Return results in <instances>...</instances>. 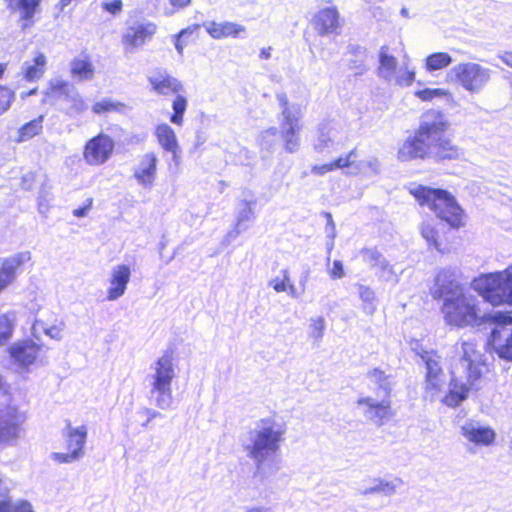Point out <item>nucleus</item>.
Segmentation results:
<instances>
[{
  "label": "nucleus",
  "instance_id": "nucleus-19",
  "mask_svg": "<svg viewBox=\"0 0 512 512\" xmlns=\"http://www.w3.org/2000/svg\"><path fill=\"white\" fill-rule=\"evenodd\" d=\"M31 260V252L22 251L3 259L0 268V293L11 285L17 277V269Z\"/></svg>",
  "mask_w": 512,
  "mask_h": 512
},
{
  "label": "nucleus",
  "instance_id": "nucleus-34",
  "mask_svg": "<svg viewBox=\"0 0 512 512\" xmlns=\"http://www.w3.org/2000/svg\"><path fill=\"white\" fill-rule=\"evenodd\" d=\"M242 207L239 209L237 219H236V227L233 231L228 233V237L235 239L240 235V233L245 230L247 227L244 225L246 221H252L254 219V211L252 207V203L248 201L242 202Z\"/></svg>",
  "mask_w": 512,
  "mask_h": 512
},
{
  "label": "nucleus",
  "instance_id": "nucleus-9",
  "mask_svg": "<svg viewBox=\"0 0 512 512\" xmlns=\"http://www.w3.org/2000/svg\"><path fill=\"white\" fill-rule=\"evenodd\" d=\"M490 320L496 326L492 329L489 343L502 359L512 361V311H496L490 315Z\"/></svg>",
  "mask_w": 512,
  "mask_h": 512
},
{
  "label": "nucleus",
  "instance_id": "nucleus-58",
  "mask_svg": "<svg viewBox=\"0 0 512 512\" xmlns=\"http://www.w3.org/2000/svg\"><path fill=\"white\" fill-rule=\"evenodd\" d=\"M348 48L350 53L360 58L361 65L359 67H362L366 59V49L359 45H350Z\"/></svg>",
  "mask_w": 512,
  "mask_h": 512
},
{
  "label": "nucleus",
  "instance_id": "nucleus-52",
  "mask_svg": "<svg viewBox=\"0 0 512 512\" xmlns=\"http://www.w3.org/2000/svg\"><path fill=\"white\" fill-rule=\"evenodd\" d=\"M117 104L112 102L111 100L104 99L100 102H97L93 105V112L96 114H100L103 112H108L116 109Z\"/></svg>",
  "mask_w": 512,
  "mask_h": 512
},
{
  "label": "nucleus",
  "instance_id": "nucleus-4",
  "mask_svg": "<svg viewBox=\"0 0 512 512\" xmlns=\"http://www.w3.org/2000/svg\"><path fill=\"white\" fill-rule=\"evenodd\" d=\"M441 312L445 323L457 328L475 327L491 322L492 314L482 313L478 298L466 292L443 302Z\"/></svg>",
  "mask_w": 512,
  "mask_h": 512
},
{
  "label": "nucleus",
  "instance_id": "nucleus-10",
  "mask_svg": "<svg viewBox=\"0 0 512 512\" xmlns=\"http://www.w3.org/2000/svg\"><path fill=\"white\" fill-rule=\"evenodd\" d=\"M25 415L16 407L0 409V444L10 445L20 437Z\"/></svg>",
  "mask_w": 512,
  "mask_h": 512
},
{
  "label": "nucleus",
  "instance_id": "nucleus-38",
  "mask_svg": "<svg viewBox=\"0 0 512 512\" xmlns=\"http://www.w3.org/2000/svg\"><path fill=\"white\" fill-rule=\"evenodd\" d=\"M356 286L358 289L359 297L363 302L364 312L369 315L373 314L376 309V297L374 291L370 287L362 284H357Z\"/></svg>",
  "mask_w": 512,
  "mask_h": 512
},
{
  "label": "nucleus",
  "instance_id": "nucleus-30",
  "mask_svg": "<svg viewBox=\"0 0 512 512\" xmlns=\"http://www.w3.org/2000/svg\"><path fill=\"white\" fill-rule=\"evenodd\" d=\"M71 76L77 81H89L94 77V66L87 58H75L70 63Z\"/></svg>",
  "mask_w": 512,
  "mask_h": 512
},
{
  "label": "nucleus",
  "instance_id": "nucleus-51",
  "mask_svg": "<svg viewBox=\"0 0 512 512\" xmlns=\"http://www.w3.org/2000/svg\"><path fill=\"white\" fill-rule=\"evenodd\" d=\"M137 413L141 416L145 415L147 417L146 420L141 424L143 428H147L153 419L162 416L159 411L146 407L141 408Z\"/></svg>",
  "mask_w": 512,
  "mask_h": 512
},
{
  "label": "nucleus",
  "instance_id": "nucleus-64",
  "mask_svg": "<svg viewBox=\"0 0 512 512\" xmlns=\"http://www.w3.org/2000/svg\"><path fill=\"white\" fill-rule=\"evenodd\" d=\"M308 280H309V269L305 270L300 277L299 285L301 287V293H303L305 291L306 284H307Z\"/></svg>",
  "mask_w": 512,
  "mask_h": 512
},
{
  "label": "nucleus",
  "instance_id": "nucleus-50",
  "mask_svg": "<svg viewBox=\"0 0 512 512\" xmlns=\"http://www.w3.org/2000/svg\"><path fill=\"white\" fill-rule=\"evenodd\" d=\"M52 458L59 463H73L81 459L77 452L71 451L69 453L55 452L52 454Z\"/></svg>",
  "mask_w": 512,
  "mask_h": 512
},
{
  "label": "nucleus",
  "instance_id": "nucleus-3",
  "mask_svg": "<svg viewBox=\"0 0 512 512\" xmlns=\"http://www.w3.org/2000/svg\"><path fill=\"white\" fill-rule=\"evenodd\" d=\"M462 356L456 371L451 372L452 379L449 384V393L445 396L444 402L448 406H458L464 401L470 388L475 386V382L481 376V353L476 350L473 342H462Z\"/></svg>",
  "mask_w": 512,
  "mask_h": 512
},
{
  "label": "nucleus",
  "instance_id": "nucleus-42",
  "mask_svg": "<svg viewBox=\"0 0 512 512\" xmlns=\"http://www.w3.org/2000/svg\"><path fill=\"white\" fill-rule=\"evenodd\" d=\"M174 113L170 117V121L176 125H181L183 121V115L187 107V100L184 96L178 95L173 101Z\"/></svg>",
  "mask_w": 512,
  "mask_h": 512
},
{
  "label": "nucleus",
  "instance_id": "nucleus-35",
  "mask_svg": "<svg viewBox=\"0 0 512 512\" xmlns=\"http://www.w3.org/2000/svg\"><path fill=\"white\" fill-rule=\"evenodd\" d=\"M453 62L452 57L446 52H435L425 59V68L428 72H434L448 67Z\"/></svg>",
  "mask_w": 512,
  "mask_h": 512
},
{
  "label": "nucleus",
  "instance_id": "nucleus-28",
  "mask_svg": "<svg viewBox=\"0 0 512 512\" xmlns=\"http://www.w3.org/2000/svg\"><path fill=\"white\" fill-rule=\"evenodd\" d=\"M204 27L209 35L215 39H221L225 37H237L240 33L245 32V26L234 22H206Z\"/></svg>",
  "mask_w": 512,
  "mask_h": 512
},
{
  "label": "nucleus",
  "instance_id": "nucleus-55",
  "mask_svg": "<svg viewBox=\"0 0 512 512\" xmlns=\"http://www.w3.org/2000/svg\"><path fill=\"white\" fill-rule=\"evenodd\" d=\"M414 77V71L406 70L404 72H400L396 77V82L401 86H409L413 82Z\"/></svg>",
  "mask_w": 512,
  "mask_h": 512
},
{
  "label": "nucleus",
  "instance_id": "nucleus-11",
  "mask_svg": "<svg viewBox=\"0 0 512 512\" xmlns=\"http://www.w3.org/2000/svg\"><path fill=\"white\" fill-rule=\"evenodd\" d=\"M463 292H465L463 287L457 281V271L452 268L441 269L435 277L434 286L431 288L433 299H442L443 302Z\"/></svg>",
  "mask_w": 512,
  "mask_h": 512
},
{
  "label": "nucleus",
  "instance_id": "nucleus-20",
  "mask_svg": "<svg viewBox=\"0 0 512 512\" xmlns=\"http://www.w3.org/2000/svg\"><path fill=\"white\" fill-rule=\"evenodd\" d=\"M131 270L127 265L114 266L110 273V286L107 290V299L115 301L122 297L130 281Z\"/></svg>",
  "mask_w": 512,
  "mask_h": 512
},
{
  "label": "nucleus",
  "instance_id": "nucleus-37",
  "mask_svg": "<svg viewBox=\"0 0 512 512\" xmlns=\"http://www.w3.org/2000/svg\"><path fill=\"white\" fill-rule=\"evenodd\" d=\"M15 320L14 313L0 315V346L5 345L12 337Z\"/></svg>",
  "mask_w": 512,
  "mask_h": 512
},
{
  "label": "nucleus",
  "instance_id": "nucleus-56",
  "mask_svg": "<svg viewBox=\"0 0 512 512\" xmlns=\"http://www.w3.org/2000/svg\"><path fill=\"white\" fill-rule=\"evenodd\" d=\"M103 9L112 14H117L122 10V1L121 0H104Z\"/></svg>",
  "mask_w": 512,
  "mask_h": 512
},
{
  "label": "nucleus",
  "instance_id": "nucleus-22",
  "mask_svg": "<svg viewBox=\"0 0 512 512\" xmlns=\"http://www.w3.org/2000/svg\"><path fill=\"white\" fill-rule=\"evenodd\" d=\"M39 352L40 347L31 340L14 343L9 348L11 358L23 367L32 365L36 361Z\"/></svg>",
  "mask_w": 512,
  "mask_h": 512
},
{
  "label": "nucleus",
  "instance_id": "nucleus-53",
  "mask_svg": "<svg viewBox=\"0 0 512 512\" xmlns=\"http://www.w3.org/2000/svg\"><path fill=\"white\" fill-rule=\"evenodd\" d=\"M358 166H359L360 170H363L366 172L369 169L371 171V173L378 174L379 168H380V163L376 158H371L369 160L362 161Z\"/></svg>",
  "mask_w": 512,
  "mask_h": 512
},
{
  "label": "nucleus",
  "instance_id": "nucleus-43",
  "mask_svg": "<svg viewBox=\"0 0 512 512\" xmlns=\"http://www.w3.org/2000/svg\"><path fill=\"white\" fill-rule=\"evenodd\" d=\"M0 512H33L32 506L28 502L11 504L9 501L0 502Z\"/></svg>",
  "mask_w": 512,
  "mask_h": 512
},
{
  "label": "nucleus",
  "instance_id": "nucleus-41",
  "mask_svg": "<svg viewBox=\"0 0 512 512\" xmlns=\"http://www.w3.org/2000/svg\"><path fill=\"white\" fill-rule=\"evenodd\" d=\"M9 2L11 6L17 7L21 11L24 19H30L41 0H9Z\"/></svg>",
  "mask_w": 512,
  "mask_h": 512
},
{
  "label": "nucleus",
  "instance_id": "nucleus-18",
  "mask_svg": "<svg viewBox=\"0 0 512 512\" xmlns=\"http://www.w3.org/2000/svg\"><path fill=\"white\" fill-rule=\"evenodd\" d=\"M158 157L154 152H148L140 156L137 165L133 169V176L143 188L150 189L155 182Z\"/></svg>",
  "mask_w": 512,
  "mask_h": 512
},
{
  "label": "nucleus",
  "instance_id": "nucleus-45",
  "mask_svg": "<svg viewBox=\"0 0 512 512\" xmlns=\"http://www.w3.org/2000/svg\"><path fill=\"white\" fill-rule=\"evenodd\" d=\"M68 102L71 105L68 108L67 113L71 116L79 115L87 109V105L80 96L79 92H77L76 95L73 96V98H71Z\"/></svg>",
  "mask_w": 512,
  "mask_h": 512
},
{
  "label": "nucleus",
  "instance_id": "nucleus-63",
  "mask_svg": "<svg viewBox=\"0 0 512 512\" xmlns=\"http://www.w3.org/2000/svg\"><path fill=\"white\" fill-rule=\"evenodd\" d=\"M33 180H34L33 174L29 173V174L24 175L22 177V182H21L22 188L29 190L32 186Z\"/></svg>",
  "mask_w": 512,
  "mask_h": 512
},
{
  "label": "nucleus",
  "instance_id": "nucleus-5",
  "mask_svg": "<svg viewBox=\"0 0 512 512\" xmlns=\"http://www.w3.org/2000/svg\"><path fill=\"white\" fill-rule=\"evenodd\" d=\"M176 377V371L172 356L165 353L150 367V373L146 380L150 386V398L162 410H168L173 403L172 381Z\"/></svg>",
  "mask_w": 512,
  "mask_h": 512
},
{
  "label": "nucleus",
  "instance_id": "nucleus-14",
  "mask_svg": "<svg viewBox=\"0 0 512 512\" xmlns=\"http://www.w3.org/2000/svg\"><path fill=\"white\" fill-rule=\"evenodd\" d=\"M363 261L375 270L376 276L386 282L397 283L398 275L390 262L375 248H364L360 252Z\"/></svg>",
  "mask_w": 512,
  "mask_h": 512
},
{
  "label": "nucleus",
  "instance_id": "nucleus-49",
  "mask_svg": "<svg viewBox=\"0 0 512 512\" xmlns=\"http://www.w3.org/2000/svg\"><path fill=\"white\" fill-rule=\"evenodd\" d=\"M355 158H356V150L353 149L347 155L337 158L333 162V165H334L335 169H342L345 167H350L354 164Z\"/></svg>",
  "mask_w": 512,
  "mask_h": 512
},
{
  "label": "nucleus",
  "instance_id": "nucleus-47",
  "mask_svg": "<svg viewBox=\"0 0 512 512\" xmlns=\"http://www.w3.org/2000/svg\"><path fill=\"white\" fill-rule=\"evenodd\" d=\"M311 332L310 336L315 340H321L323 338L324 329H325V321L322 317H318L316 319L311 320Z\"/></svg>",
  "mask_w": 512,
  "mask_h": 512
},
{
  "label": "nucleus",
  "instance_id": "nucleus-21",
  "mask_svg": "<svg viewBox=\"0 0 512 512\" xmlns=\"http://www.w3.org/2000/svg\"><path fill=\"white\" fill-rule=\"evenodd\" d=\"M461 434L476 445L489 446L496 437V433L489 427L481 426L476 421H468L461 426Z\"/></svg>",
  "mask_w": 512,
  "mask_h": 512
},
{
  "label": "nucleus",
  "instance_id": "nucleus-31",
  "mask_svg": "<svg viewBox=\"0 0 512 512\" xmlns=\"http://www.w3.org/2000/svg\"><path fill=\"white\" fill-rule=\"evenodd\" d=\"M401 484L402 480L399 478H396L393 481H385L380 478H375L373 479L371 486L360 490V494H382L384 496H391L396 492V488Z\"/></svg>",
  "mask_w": 512,
  "mask_h": 512
},
{
  "label": "nucleus",
  "instance_id": "nucleus-33",
  "mask_svg": "<svg viewBox=\"0 0 512 512\" xmlns=\"http://www.w3.org/2000/svg\"><path fill=\"white\" fill-rule=\"evenodd\" d=\"M336 137V129L329 123H324L319 126L317 139L314 143V149L317 152H323L333 146L334 138Z\"/></svg>",
  "mask_w": 512,
  "mask_h": 512
},
{
  "label": "nucleus",
  "instance_id": "nucleus-54",
  "mask_svg": "<svg viewBox=\"0 0 512 512\" xmlns=\"http://www.w3.org/2000/svg\"><path fill=\"white\" fill-rule=\"evenodd\" d=\"M284 277L283 280H279L278 278L273 279L270 281V285L273 287V289L276 292H284L287 289V285L289 283V276L288 272L285 270L283 271Z\"/></svg>",
  "mask_w": 512,
  "mask_h": 512
},
{
  "label": "nucleus",
  "instance_id": "nucleus-60",
  "mask_svg": "<svg viewBox=\"0 0 512 512\" xmlns=\"http://www.w3.org/2000/svg\"><path fill=\"white\" fill-rule=\"evenodd\" d=\"M333 170H335L333 162L323 164V165L314 166L312 168V172L315 174H318V175H324L325 173H327L329 171H333Z\"/></svg>",
  "mask_w": 512,
  "mask_h": 512
},
{
  "label": "nucleus",
  "instance_id": "nucleus-32",
  "mask_svg": "<svg viewBox=\"0 0 512 512\" xmlns=\"http://www.w3.org/2000/svg\"><path fill=\"white\" fill-rule=\"evenodd\" d=\"M379 75L387 81H390L396 71L397 67V59L388 54V48L386 46H382L379 52Z\"/></svg>",
  "mask_w": 512,
  "mask_h": 512
},
{
  "label": "nucleus",
  "instance_id": "nucleus-16",
  "mask_svg": "<svg viewBox=\"0 0 512 512\" xmlns=\"http://www.w3.org/2000/svg\"><path fill=\"white\" fill-rule=\"evenodd\" d=\"M421 358L426 366L425 390L434 396L445 383V374L440 365V357L435 352L425 351Z\"/></svg>",
  "mask_w": 512,
  "mask_h": 512
},
{
  "label": "nucleus",
  "instance_id": "nucleus-61",
  "mask_svg": "<svg viewBox=\"0 0 512 512\" xmlns=\"http://www.w3.org/2000/svg\"><path fill=\"white\" fill-rule=\"evenodd\" d=\"M190 34H192V32H189L187 29L182 30V31L179 33V35H178V37H177V41H176V43H175V48H176V50H177L180 54H182V52H183V46H184V45H183V41H184V38H185L187 35H190Z\"/></svg>",
  "mask_w": 512,
  "mask_h": 512
},
{
  "label": "nucleus",
  "instance_id": "nucleus-40",
  "mask_svg": "<svg viewBox=\"0 0 512 512\" xmlns=\"http://www.w3.org/2000/svg\"><path fill=\"white\" fill-rule=\"evenodd\" d=\"M43 117L40 116L26 124L19 129V141H25L33 138L42 131Z\"/></svg>",
  "mask_w": 512,
  "mask_h": 512
},
{
  "label": "nucleus",
  "instance_id": "nucleus-1",
  "mask_svg": "<svg viewBox=\"0 0 512 512\" xmlns=\"http://www.w3.org/2000/svg\"><path fill=\"white\" fill-rule=\"evenodd\" d=\"M450 123L447 116L435 109L422 114L420 124L413 137L400 146L397 156L400 161L431 158L436 161L457 159L461 149L445 137Z\"/></svg>",
  "mask_w": 512,
  "mask_h": 512
},
{
  "label": "nucleus",
  "instance_id": "nucleus-13",
  "mask_svg": "<svg viewBox=\"0 0 512 512\" xmlns=\"http://www.w3.org/2000/svg\"><path fill=\"white\" fill-rule=\"evenodd\" d=\"M357 404L363 407L364 417L377 426H382L393 416L391 401L387 398L376 400L367 396L360 398Z\"/></svg>",
  "mask_w": 512,
  "mask_h": 512
},
{
  "label": "nucleus",
  "instance_id": "nucleus-8",
  "mask_svg": "<svg viewBox=\"0 0 512 512\" xmlns=\"http://www.w3.org/2000/svg\"><path fill=\"white\" fill-rule=\"evenodd\" d=\"M447 77L466 91L480 93L491 79V70L476 62H461L453 66Z\"/></svg>",
  "mask_w": 512,
  "mask_h": 512
},
{
  "label": "nucleus",
  "instance_id": "nucleus-6",
  "mask_svg": "<svg viewBox=\"0 0 512 512\" xmlns=\"http://www.w3.org/2000/svg\"><path fill=\"white\" fill-rule=\"evenodd\" d=\"M412 193L421 205H427L438 218L451 227L462 225V209L452 194L443 189L419 186Z\"/></svg>",
  "mask_w": 512,
  "mask_h": 512
},
{
  "label": "nucleus",
  "instance_id": "nucleus-26",
  "mask_svg": "<svg viewBox=\"0 0 512 512\" xmlns=\"http://www.w3.org/2000/svg\"><path fill=\"white\" fill-rule=\"evenodd\" d=\"M153 89L161 95L177 93L182 89L181 83L166 71H157L148 78Z\"/></svg>",
  "mask_w": 512,
  "mask_h": 512
},
{
  "label": "nucleus",
  "instance_id": "nucleus-57",
  "mask_svg": "<svg viewBox=\"0 0 512 512\" xmlns=\"http://www.w3.org/2000/svg\"><path fill=\"white\" fill-rule=\"evenodd\" d=\"M345 275L343 264L339 260H335L333 263V268L330 271V276L334 279H341Z\"/></svg>",
  "mask_w": 512,
  "mask_h": 512
},
{
  "label": "nucleus",
  "instance_id": "nucleus-44",
  "mask_svg": "<svg viewBox=\"0 0 512 512\" xmlns=\"http://www.w3.org/2000/svg\"><path fill=\"white\" fill-rule=\"evenodd\" d=\"M32 330L34 336H37V334L40 332H44L46 335L53 339L60 338V330L55 326L47 328L43 321L36 320L33 324Z\"/></svg>",
  "mask_w": 512,
  "mask_h": 512
},
{
  "label": "nucleus",
  "instance_id": "nucleus-59",
  "mask_svg": "<svg viewBox=\"0 0 512 512\" xmlns=\"http://www.w3.org/2000/svg\"><path fill=\"white\" fill-rule=\"evenodd\" d=\"M324 217L327 219L326 231L328 236L332 239L335 238V223L333 221L332 215L329 212H323Z\"/></svg>",
  "mask_w": 512,
  "mask_h": 512
},
{
  "label": "nucleus",
  "instance_id": "nucleus-23",
  "mask_svg": "<svg viewBox=\"0 0 512 512\" xmlns=\"http://www.w3.org/2000/svg\"><path fill=\"white\" fill-rule=\"evenodd\" d=\"M63 437L66 440V448L68 451L77 452L79 457L84 456V446L87 440V428L82 425L73 427L70 421H66V428L63 430Z\"/></svg>",
  "mask_w": 512,
  "mask_h": 512
},
{
  "label": "nucleus",
  "instance_id": "nucleus-17",
  "mask_svg": "<svg viewBox=\"0 0 512 512\" xmlns=\"http://www.w3.org/2000/svg\"><path fill=\"white\" fill-rule=\"evenodd\" d=\"M114 149L113 140L104 134H100L85 146L84 157L91 165H100L108 160Z\"/></svg>",
  "mask_w": 512,
  "mask_h": 512
},
{
  "label": "nucleus",
  "instance_id": "nucleus-39",
  "mask_svg": "<svg viewBox=\"0 0 512 512\" xmlns=\"http://www.w3.org/2000/svg\"><path fill=\"white\" fill-rule=\"evenodd\" d=\"M421 235L429 246L434 247L437 251L444 253L441 243L438 241V232L429 222H423L420 227Z\"/></svg>",
  "mask_w": 512,
  "mask_h": 512
},
{
  "label": "nucleus",
  "instance_id": "nucleus-46",
  "mask_svg": "<svg viewBox=\"0 0 512 512\" xmlns=\"http://www.w3.org/2000/svg\"><path fill=\"white\" fill-rule=\"evenodd\" d=\"M14 100V92L9 88L0 86V115L6 112Z\"/></svg>",
  "mask_w": 512,
  "mask_h": 512
},
{
  "label": "nucleus",
  "instance_id": "nucleus-7",
  "mask_svg": "<svg viewBox=\"0 0 512 512\" xmlns=\"http://www.w3.org/2000/svg\"><path fill=\"white\" fill-rule=\"evenodd\" d=\"M471 287L493 306L512 305V266L501 272L475 278Z\"/></svg>",
  "mask_w": 512,
  "mask_h": 512
},
{
  "label": "nucleus",
  "instance_id": "nucleus-2",
  "mask_svg": "<svg viewBox=\"0 0 512 512\" xmlns=\"http://www.w3.org/2000/svg\"><path fill=\"white\" fill-rule=\"evenodd\" d=\"M284 430L281 425L270 420H261L243 439L247 456L256 465V474L268 477L276 474L280 467L274 460L282 441Z\"/></svg>",
  "mask_w": 512,
  "mask_h": 512
},
{
  "label": "nucleus",
  "instance_id": "nucleus-48",
  "mask_svg": "<svg viewBox=\"0 0 512 512\" xmlns=\"http://www.w3.org/2000/svg\"><path fill=\"white\" fill-rule=\"evenodd\" d=\"M415 95L422 101H430L435 97H442V96L446 95V91L442 90V89H438V88H435V89L426 88L423 90L416 91Z\"/></svg>",
  "mask_w": 512,
  "mask_h": 512
},
{
  "label": "nucleus",
  "instance_id": "nucleus-62",
  "mask_svg": "<svg viewBox=\"0 0 512 512\" xmlns=\"http://www.w3.org/2000/svg\"><path fill=\"white\" fill-rule=\"evenodd\" d=\"M91 205H92V199H88V204L83 207H79V208L75 209L73 211V215L78 218L86 216L88 211L91 208Z\"/></svg>",
  "mask_w": 512,
  "mask_h": 512
},
{
  "label": "nucleus",
  "instance_id": "nucleus-25",
  "mask_svg": "<svg viewBox=\"0 0 512 512\" xmlns=\"http://www.w3.org/2000/svg\"><path fill=\"white\" fill-rule=\"evenodd\" d=\"M367 378L374 385V391L379 398H390L395 380L393 375L386 374L385 371L375 368L367 373Z\"/></svg>",
  "mask_w": 512,
  "mask_h": 512
},
{
  "label": "nucleus",
  "instance_id": "nucleus-24",
  "mask_svg": "<svg viewBox=\"0 0 512 512\" xmlns=\"http://www.w3.org/2000/svg\"><path fill=\"white\" fill-rule=\"evenodd\" d=\"M315 26L321 35L337 33L339 13L335 7L321 9L315 16Z\"/></svg>",
  "mask_w": 512,
  "mask_h": 512
},
{
  "label": "nucleus",
  "instance_id": "nucleus-15",
  "mask_svg": "<svg viewBox=\"0 0 512 512\" xmlns=\"http://www.w3.org/2000/svg\"><path fill=\"white\" fill-rule=\"evenodd\" d=\"M156 25L152 22H135L128 26L122 36V42L127 52H134L135 49L144 45L156 33Z\"/></svg>",
  "mask_w": 512,
  "mask_h": 512
},
{
  "label": "nucleus",
  "instance_id": "nucleus-12",
  "mask_svg": "<svg viewBox=\"0 0 512 512\" xmlns=\"http://www.w3.org/2000/svg\"><path fill=\"white\" fill-rule=\"evenodd\" d=\"M281 136L284 148L288 153H295L300 147L299 133L302 129L300 112L298 110L284 109L282 111Z\"/></svg>",
  "mask_w": 512,
  "mask_h": 512
},
{
  "label": "nucleus",
  "instance_id": "nucleus-36",
  "mask_svg": "<svg viewBox=\"0 0 512 512\" xmlns=\"http://www.w3.org/2000/svg\"><path fill=\"white\" fill-rule=\"evenodd\" d=\"M46 57L43 54H38L33 60V64L25 63L24 77L28 81L40 79L45 71Z\"/></svg>",
  "mask_w": 512,
  "mask_h": 512
},
{
  "label": "nucleus",
  "instance_id": "nucleus-27",
  "mask_svg": "<svg viewBox=\"0 0 512 512\" xmlns=\"http://www.w3.org/2000/svg\"><path fill=\"white\" fill-rule=\"evenodd\" d=\"M155 135L160 146L167 152H171L173 160L178 161L180 146L174 130L168 124H160L156 127Z\"/></svg>",
  "mask_w": 512,
  "mask_h": 512
},
{
  "label": "nucleus",
  "instance_id": "nucleus-29",
  "mask_svg": "<svg viewBox=\"0 0 512 512\" xmlns=\"http://www.w3.org/2000/svg\"><path fill=\"white\" fill-rule=\"evenodd\" d=\"M77 92L78 90L72 83L63 80L62 78L56 77L49 81L46 95L55 97L57 99H63L68 102L71 98H73V96L76 95Z\"/></svg>",
  "mask_w": 512,
  "mask_h": 512
}]
</instances>
